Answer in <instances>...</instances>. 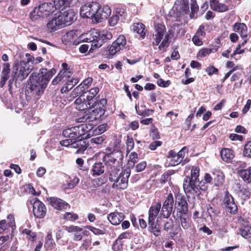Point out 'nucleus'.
Masks as SVG:
<instances>
[{
	"instance_id": "nucleus-41",
	"label": "nucleus",
	"mask_w": 251,
	"mask_h": 251,
	"mask_svg": "<svg viewBox=\"0 0 251 251\" xmlns=\"http://www.w3.org/2000/svg\"><path fill=\"white\" fill-rule=\"evenodd\" d=\"M10 227V224L8 223L6 220L0 221V234L3 233Z\"/></svg>"
},
{
	"instance_id": "nucleus-2",
	"label": "nucleus",
	"mask_w": 251,
	"mask_h": 251,
	"mask_svg": "<svg viewBox=\"0 0 251 251\" xmlns=\"http://www.w3.org/2000/svg\"><path fill=\"white\" fill-rule=\"evenodd\" d=\"M199 175V168L193 167L191 171V176H186L183 181V188L185 193H195L199 196L201 194L200 189L204 190L200 185L202 182L200 181Z\"/></svg>"
},
{
	"instance_id": "nucleus-6",
	"label": "nucleus",
	"mask_w": 251,
	"mask_h": 251,
	"mask_svg": "<svg viewBox=\"0 0 251 251\" xmlns=\"http://www.w3.org/2000/svg\"><path fill=\"white\" fill-rule=\"evenodd\" d=\"M131 170L130 168H126L123 170L118 176L110 174L109 179L111 182H114L112 185L113 188L121 189L126 188L128 184V178L130 176Z\"/></svg>"
},
{
	"instance_id": "nucleus-7",
	"label": "nucleus",
	"mask_w": 251,
	"mask_h": 251,
	"mask_svg": "<svg viewBox=\"0 0 251 251\" xmlns=\"http://www.w3.org/2000/svg\"><path fill=\"white\" fill-rule=\"evenodd\" d=\"M30 71L27 62L20 61L14 66L12 74L14 75V78H16V80L22 81L28 76Z\"/></svg>"
},
{
	"instance_id": "nucleus-50",
	"label": "nucleus",
	"mask_w": 251,
	"mask_h": 251,
	"mask_svg": "<svg viewBox=\"0 0 251 251\" xmlns=\"http://www.w3.org/2000/svg\"><path fill=\"white\" fill-rule=\"evenodd\" d=\"M124 243L116 240L113 245L112 249L114 251H123Z\"/></svg>"
},
{
	"instance_id": "nucleus-64",
	"label": "nucleus",
	"mask_w": 251,
	"mask_h": 251,
	"mask_svg": "<svg viewBox=\"0 0 251 251\" xmlns=\"http://www.w3.org/2000/svg\"><path fill=\"white\" fill-rule=\"evenodd\" d=\"M171 84L169 80L165 81L162 78L159 79L157 81V84L161 87H166Z\"/></svg>"
},
{
	"instance_id": "nucleus-20",
	"label": "nucleus",
	"mask_w": 251,
	"mask_h": 251,
	"mask_svg": "<svg viewBox=\"0 0 251 251\" xmlns=\"http://www.w3.org/2000/svg\"><path fill=\"white\" fill-rule=\"evenodd\" d=\"M233 30L238 33L242 38L248 37V30L246 25L244 23H236L233 26Z\"/></svg>"
},
{
	"instance_id": "nucleus-61",
	"label": "nucleus",
	"mask_w": 251,
	"mask_h": 251,
	"mask_svg": "<svg viewBox=\"0 0 251 251\" xmlns=\"http://www.w3.org/2000/svg\"><path fill=\"white\" fill-rule=\"evenodd\" d=\"M63 75L61 73H59L58 75L52 80V84L54 85H57L58 84L59 82H60L61 80H63V81H65L66 79H64L63 78Z\"/></svg>"
},
{
	"instance_id": "nucleus-25",
	"label": "nucleus",
	"mask_w": 251,
	"mask_h": 251,
	"mask_svg": "<svg viewBox=\"0 0 251 251\" xmlns=\"http://www.w3.org/2000/svg\"><path fill=\"white\" fill-rule=\"evenodd\" d=\"M51 205L56 209L61 210L65 209L68 206V203L63 200L55 197L50 198Z\"/></svg>"
},
{
	"instance_id": "nucleus-12",
	"label": "nucleus",
	"mask_w": 251,
	"mask_h": 251,
	"mask_svg": "<svg viewBox=\"0 0 251 251\" xmlns=\"http://www.w3.org/2000/svg\"><path fill=\"white\" fill-rule=\"evenodd\" d=\"M126 43V41L125 37L123 35H120L118 38L112 43L110 47L108 50L109 54L113 56L120 50H123Z\"/></svg>"
},
{
	"instance_id": "nucleus-15",
	"label": "nucleus",
	"mask_w": 251,
	"mask_h": 251,
	"mask_svg": "<svg viewBox=\"0 0 251 251\" xmlns=\"http://www.w3.org/2000/svg\"><path fill=\"white\" fill-rule=\"evenodd\" d=\"M47 213V209L45 204L39 201L35 200L33 203V213L34 216L37 218H44Z\"/></svg>"
},
{
	"instance_id": "nucleus-57",
	"label": "nucleus",
	"mask_w": 251,
	"mask_h": 251,
	"mask_svg": "<svg viewBox=\"0 0 251 251\" xmlns=\"http://www.w3.org/2000/svg\"><path fill=\"white\" fill-rule=\"evenodd\" d=\"M156 35L163 36L165 32V26L161 25H158L156 26Z\"/></svg>"
},
{
	"instance_id": "nucleus-52",
	"label": "nucleus",
	"mask_w": 251,
	"mask_h": 251,
	"mask_svg": "<svg viewBox=\"0 0 251 251\" xmlns=\"http://www.w3.org/2000/svg\"><path fill=\"white\" fill-rule=\"evenodd\" d=\"M130 238V234L129 232H126L120 234L117 240L124 243L126 240Z\"/></svg>"
},
{
	"instance_id": "nucleus-13",
	"label": "nucleus",
	"mask_w": 251,
	"mask_h": 251,
	"mask_svg": "<svg viewBox=\"0 0 251 251\" xmlns=\"http://www.w3.org/2000/svg\"><path fill=\"white\" fill-rule=\"evenodd\" d=\"M224 206L226 210L232 214H234L237 210V206L235 203L232 196L226 191L224 198Z\"/></svg>"
},
{
	"instance_id": "nucleus-48",
	"label": "nucleus",
	"mask_w": 251,
	"mask_h": 251,
	"mask_svg": "<svg viewBox=\"0 0 251 251\" xmlns=\"http://www.w3.org/2000/svg\"><path fill=\"white\" fill-rule=\"evenodd\" d=\"M174 221L172 219H169L166 221L164 225V230L168 231L173 229L174 227Z\"/></svg>"
},
{
	"instance_id": "nucleus-27",
	"label": "nucleus",
	"mask_w": 251,
	"mask_h": 251,
	"mask_svg": "<svg viewBox=\"0 0 251 251\" xmlns=\"http://www.w3.org/2000/svg\"><path fill=\"white\" fill-rule=\"evenodd\" d=\"M105 166L102 163L96 162L92 166L91 172L93 176H99L104 172Z\"/></svg>"
},
{
	"instance_id": "nucleus-63",
	"label": "nucleus",
	"mask_w": 251,
	"mask_h": 251,
	"mask_svg": "<svg viewBox=\"0 0 251 251\" xmlns=\"http://www.w3.org/2000/svg\"><path fill=\"white\" fill-rule=\"evenodd\" d=\"M204 26L203 25H200L197 32L195 34V35H197L198 37L200 36H204L205 34V33L204 31Z\"/></svg>"
},
{
	"instance_id": "nucleus-19",
	"label": "nucleus",
	"mask_w": 251,
	"mask_h": 251,
	"mask_svg": "<svg viewBox=\"0 0 251 251\" xmlns=\"http://www.w3.org/2000/svg\"><path fill=\"white\" fill-rule=\"evenodd\" d=\"M161 208V204L160 202L151 205L149 210L148 221H155L159 214Z\"/></svg>"
},
{
	"instance_id": "nucleus-18",
	"label": "nucleus",
	"mask_w": 251,
	"mask_h": 251,
	"mask_svg": "<svg viewBox=\"0 0 251 251\" xmlns=\"http://www.w3.org/2000/svg\"><path fill=\"white\" fill-rule=\"evenodd\" d=\"M220 0H210V6L211 9L218 12H225L228 10L227 5L220 2Z\"/></svg>"
},
{
	"instance_id": "nucleus-62",
	"label": "nucleus",
	"mask_w": 251,
	"mask_h": 251,
	"mask_svg": "<svg viewBox=\"0 0 251 251\" xmlns=\"http://www.w3.org/2000/svg\"><path fill=\"white\" fill-rule=\"evenodd\" d=\"M147 163L145 161H143L138 164L135 167V170L137 172L143 171L146 168Z\"/></svg>"
},
{
	"instance_id": "nucleus-1",
	"label": "nucleus",
	"mask_w": 251,
	"mask_h": 251,
	"mask_svg": "<svg viewBox=\"0 0 251 251\" xmlns=\"http://www.w3.org/2000/svg\"><path fill=\"white\" fill-rule=\"evenodd\" d=\"M56 73V70L51 69L47 72L46 68H42L39 73H32L29 78L28 86L25 91L26 100L33 99L38 100L46 88L48 82Z\"/></svg>"
},
{
	"instance_id": "nucleus-9",
	"label": "nucleus",
	"mask_w": 251,
	"mask_h": 251,
	"mask_svg": "<svg viewBox=\"0 0 251 251\" xmlns=\"http://www.w3.org/2000/svg\"><path fill=\"white\" fill-rule=\"evenodd\" d=\"M99 3L92 2L82 5L80 10V15L83 18H91L94 19V17L98 10Z\"/></svg>"
},
{
	"instance_id": "nucleus-26",
	"label": "nucleus",
	"mask_w": 251,
	"mask_h": 251,
	"mask_svg": "<svg viewBox=\"0 0 251 251\" xmlns=\"http://www.w3.org/2000/svg\"><path fill=\"white\" fill-rule=\"evenodd\" d=\"M220 155L222 159L226 163L230 162L234 157L233 151L227 148L222 149Z\"/></svg>"
},
{
	"instance_id": "nucleus-40",
	"label": "nucleus",
	"mask_w": 251,
	"mask_h": 251,
	"mask_svg": "<svg viewBox=\"0 0 251 251\" xmlns=\"http://www.w3.org/2000/svg\"><path fill=\"white\" fill-rule=\"evenodd\" d=\"M104 140L103 136H99L91 138L90 140L92 145H99L101 144Z\"/></svg>"
},
{
	"instance_id": "nucleus-28",
	"label": "nucleus",
	"mask_w": 251,
	"mask_h": 251,
	"mask_svg": "<svg viewBox=\"0 0 251 251\" xmlns=\"http://www.w3.org/2000/svg\"><path fill=\"white\" fill-rule=\"evenodd\" d=\"M88 146V143L84 140L80 138L74 143L73 148L77 149L76 151V153H82L86 150Z\"/></svg>"
},
{
	"instance_id": "nucleus-47",
	"label": "nucleus",
	"mask_w": 251,
	"mask_h": 251,
	"mask_svg": "<svg viewBox=\"0 0 251 251\" xmlns=\"http://www.w3.org/2000/svg\"><path fill=\"white\" fill-rule=\"evenodd\" d=\"M250 195V192L246 188H243L239 193V196L244 200L249 199Z\"/></svg>"
},
{
	"instance_id": "nucleus-29",
	"label": "nucleus",
	"mask_w": 251,
	"mask_h": 251,
	"mask_svg": "<svg viewBox=\"0 0 251 251\" xmlns=\"http://www.w3.org/2000/svg\"><path fill=\"white\" fill-rule=\"evenodd\" d=\"M178 200L177 209L178 215L187 214L188 204L186 199L181 197Z\"/></svg>"
},
{
	"instance_id": "nucleus-3",
	"label": "nucleus",
	"mask_w": 251,
	"mask_h": 251,
	"mask_svg": "<svg viewBox=\"0 0 251 251\" xmlns=\"http://www.w3.org/2000/svg\"><path fill=\"white\" fill-rule=\"evenodd\" d=\"M87 42H91L90 50L100 48L102 44L112 38V33L107 30L98 31L93 29L87 33Z\"/></svg>"
},
{
	"instance_id": "nucleus-44",
	"label": "nucleus",
	"mask_w": 251,
	"mask_h": 251,
	"mask_svg": "<svg viewBox=\"0 0 251 251\" xmlns=\"http://www.w3.org/2000/svg\"><path fill=\"white\" fill-rule=\"evenodd\" d=\"M180 10L184 12V14H187L189 11V0H182L181 1Z\"/></svg>"
},
{
	"instance_id": "nucleus-8",
	"label": "nucleus",
	"mask_w": 251,
	"mask_h": 251,
	"mask_svg": "<svg viewBox=\"0 0 251 251\" xmlns=\"http://www.w3.org/2000/svg\"><path fill=\"white\" fill-rule=\"evenodd\" d=\"M89 114H86L82 117L78 119V122H84L87 120L89 121H95L100 119L105 113V109L103 107H98L94 105L93 107L89 108Z\"/></svg>"
},
{
	"instance_id": "nucleus-10",
	"label": "nucleus",
	"mask_w": 251,
	"mask_h": 251,
	"mask_svg": "<svg viewBox=\"0 0 251 251\" xmlns=\"http://www.w3.org/2000/svg\"><path fill=\"white\" fill-rule=\"evenodd\" d=\"M58 16L63 26L70 25L76 20V14L71 9L61 11Z\"/></svg>"
},
{
	"instance_id": "nucleus-39",
	"label": "nucleus",
	"mask_w": 251,
	"mask_h": 251,
	"mask_svg": "<svg viewBox=\"0 0 251 251\" xmlns=\"http://www.w3.org/2000/svg\"><path fill=\"white\" fill-rule=\"evenodd\" d=\"M47 237L48 239L45 242L44 247L47 251H52L54 247V244L51 239V235L48 234Z\"/></svg>"
},
{
	"instance_id": "nucleus-23",
	"label": "nucleus",
	"mask_w": 251,
	"mask_h": 251,
	"mask_svg": "<svg viewBox=\"0 0 251 251\" xmlns=\"http://www.w3.org/2000/svg\"><path fill=\"white\" fill-rule=\"evenodd\" d=\"M65 229L68 232H74V240L75 241H80L82 238V234L85 233V231L82 232V228L77 226H66Z\"/></svg>"
},
{
	"instance_id": "nucleus-38",
	"label": "nucleus",
	"mask_w": 251,
	"mask_h": 251,
	"mask_svg": "<svg viewBox=\"0 0 251 251\" xmlns=\"http://www.w3.org/2000/svg\"><path fill=\"white\" fill-rule=\"evenodd\" d=\"M138 161V155L135 152H132L129 155L128 160V165L134 166L135 163Z\"/></svg>"
},
{
	"instance_id": "nucleus-24",
	"label": "nucleus",
	"mask_w": 251,
	"mask_h": 251,
	"mask_svg": "<svg viewBox=\"0 0 251 251\" xmlns=\"http://www.w3.org/2000/svg\"><path fill=\"white\" fill-rule=\"evenodd\" d=\"M99 89L98 87H95L90 89L88 92H85V94H87L86 96V99L92 107L98 101V97L97 96Z\"/></svg>"
},
{
	"instance_id": "nucleus-56",
	"label": "nucleus",
	"mask_w": 251,
	"mask_h": 251,
	"mask_svg": "<svg viewBox=\"0 0 251 251\" xmlns=\"http://www.w3.org/2000/svg\"><path fill=\"white\" fill-rule=\"evenodd\" d=\"M87 228L95 235L103 234L105 233L104 230L97 228L92 226H87Z\"/></svg>"
},
{
	"instance_id": "nucleus-46",
	"label": "nucleus",
	"mask_w": 251,
	"mask_h": 251,
	"mask_svg": "<svg viewBox=\"0 0 251 251\" xmlns=\"http://www.w3.org/2000/svg\"><path fill=\"white\" fill-rule=\"evenodd\" d=\"M199 7L197 4L196 0H192L191 3V13L190 15V17L193 18L194 16V14L197 12L198 10Z\"/></svg>"
},
{
	"instance_id": "nucleus-17",
	"label": "nucleus",
	"mask_w": 251,
	"mask_h": 251,
	"mask_svg": "<svg viewBox=\"0 0 251 251\" xmlns=\"http://www.w3.org/2000/svg\"><path fill=\"white\" fill-rule=\"evenodd\" d=\"M239 234L244 238L251 237V223L248 221H243L241 227L239 229Z\"/></svg>"
},
{
	"instance_id": "nucleus-11",
	"label": "nucleus",
	"mask_w": 251,
	"mask_h": 251,
	"mask_svg": "<svg viewBox=\"0 0 251 251\" xmlns=\"http://www.w3.org/2000/svg\"><path fill=\"white\" fill-rule=\"evenodd\" d=\"M174 199L173 195L169 194L164 202L160 213V216L164 218H168L173 210Z\"/></svg>"
},
{
	"instance_id": "nucleus-5",
	"label": "nucleus",
	"mask_w": 251,
	"mask_h": 251,
	"mask_svg": "<svg viewBox=\"0 0 251 251\" xmlns=\"http://www.w3.org/2000/svg\"><path fill=\"white\" fill-rule=\"evenodd\" d=\"M56 9L54 4L51 2H46L39 5L38 7L35 8L30 13V18L32 21L38 20L39 18H45L51 14L54 9Z\"/></svg>"
},
{
	"instance_id": "nucleus-49",
	"label": "nucleus",
	"mask_w": 251,
	"mask_h": 251,
	"mask_svg": "<svg viewBox=\"0 0 251 251\" xmlns=\"http://www.w3.org/2000/svg\"><path fill=\"white\" fill-rule=\"evenodd\" d=\"M243 154L247 157H251V141L248 142L244 147Z\"/></svg>"
},
{
	"instance_id": "nucleus-51",
	"label": "nucleus",
	"mask_w": 251,
	"mask_h": 251,
	"mask_svg": "<svg viewBox=\"0 0 251 251\" xmlns=\"http://www.w3.org/2000/svg\"><path fill=\"white\" fill-rule=\"evenodd\" d=\"M212 52V50L208 48H204L201 50L198 54V56L204 57L209 55Z\"/></svg>"
},
{
	"instance_id": "nucleus-4",
	"label": "nucleus",
	"mask_w": 251,
	"mask_h": 251,
	"mask_svg": "<svg viewBox=\"0 0 251 251\" xmlns=\"http://www.w3.org/2000/svg\"><path fill=\"white\" fill-rule=\"evenodd\" d=\"M92 128L91 124L83 123L64 130L62 134L65 137L70 138L73 142H75Z\"/></svg>"
},
{
	"instance_id": "nucleus-43",
	"label": "nucleus",
	"mask_w": 251,
	"mask_h": 251,
	"mask_svg": "<svg viewBox=\"0 0 251 251\" xmlns=\"http://www.w3.org/2000/svg\"><path fill=\"white\" fill-rule=\"evenodd\" d=\"M216 229L218 231V234L221 236H223L227 232L226 226L224 224V223L222 224L220 223L217 224Z\"/></svg>"
},
{
	"instance_id": "nucleus-37",
	"label": "nucleus",
	"mask_w": 251,
	"mask_h": 251,
	"mask_svg": "<svg viewBox=\"0 0 251 251\" xmlns=\"http://www.w3.org/2000/svg\"><path fill=\"white\" fill-rule=\"evenodd\" d=\"M10 72V65L9 63H4L3 66L2 71L1 77L4 79H8L9 78V74Z\"/></svg>"
},
{
	"instance_id": "nucleus-59",
	"label": "nucleus",
	"mask_w": 251,
	"mask_h": 251,
	"mask_svg": "<svg viewBox=\"0 0 251 251\" xmlns=\"http://www.w3.org/2000/svg\"><path fill=\"white\" fill-rule=\"evenodd\" d=\"M162 142L160 141H155L151 142L149 146V148L152 151H154L158 147L161 146Z\"/></svg>"
},
{
	"instance_id": "nucleus-32",
	"label": "nucleus",
	"mask_w": 251,
	"mask_h": 251,
	"mask_svg": "<svg viewBox=\"0 0 251 251\" xmlns=\"http://www.w3.org/2000/svg\"><path fill=\"white\" fill-rule=\"evenodd\" d=\"M158 220L156 222L155 221H148V224L149 227L151 228V231L155 236H158L160 233V225L157 224Z\"/></svg>"
},
{
	"instance_id": "nucleus-33",
	"label": "nucleus",
	"mask_w": 251,
	"mask_h": 251,
	"mask_svg": "<svg viewBox=\"0 0 251 251\" xmlns=\"http://www.w3.org/2000/svg\"><path fill=\"white\" fill-rule=\"evenodd\" d=\"M120 143L121 141H120L118 142V145L117 146V149L114 150L112 152L108 154L109 155L111 156V157H113V158L116 159L119 162H121L123 159L122 152L119 149L121 146Z\"/></svg>"
},
{
	"instance_id": "nucleus-14",
	"label": "nucleus",
	"mask_w": 251,
	"mask_h": 251,
	"mask_svg": "<svg viewBox=\"0 0 251 251\" xmlns=\"http://www.w3.org/2000/svg\"><path fill=\"white\" fill-rule=\"evenodd\" d=\"M96 11L94 19L96 23L101 22L102 20L106 19L111 13V10L108 6L104 5L101 7L99 4L98 9Z\"/></svg>"
},
{
	"instance_id": "nucleus-30",
	"label": "nucleus",
	"mask_w": 251,
	"mask_h": 251,
	"mask_svg": "<svg viewBox=\"0 0 251 251\" xmlns=\"http://www.w3.org/2000/svg\"><path fill=\"white\" fill-rule=\"evenodd\" d=\"M238 174L244 182L247 183L251 182V167L247 169L239 170Z\"/></svg>"
},
{
	"instance_id": "nucleus-34",
	"label": "nucleus",
	"mask_w": 251,
	"mask_h": 251,
	"mask_svg": "<svg viewBox=\"0 0 251 251\" xmlns=\"http://www.w3.org/2000/svg\"><path fill=\"white\" fill-rule=\"evenodd\" d=\"M177 216L180 218L181 226L185 229L189 228L191 225V222L187 214H180Z\"/></svg>"
},
{
	"instance_id": "nucleus-60",
	"label": "nucleus",
	"mask_w": 251,
	"mask_h": 251,
	"mask_svg": "<svg viewBox=\"0 0 251 251\" xmlns=\"http://www.w3.org/2000/svg\"><path fill=\"white\" fill-rule=\"evenodd\" d=\"M205 71L207 72L209 75H211L213 74H217L218 73V70L215 68L213 66H211L207 67L205 69Z\"/></svg>"
},
{
	"instance_id": "nucleus-36",
	"label": "nucleus",
	"mask_w": 251,
	"mask_h": 251,
	"mask_svg": "<svg viewBox=\"0 0 251 251\" xmlns=\"http://www.w3.org/2000/svg\"><path fill=\"white\" fill-rule=\"evenodd\" d=\"M103 160L106 162L105 164L107 166H111L114 167L115 166H118L119 164V162L116 159L113 158V157L109 155L106 154L103 158Z\"/></svg>"
},
{
	"instance_id": "nucleus-55",
	"label": "nucleus",
	"mask_w": 251,
	"mask_h": 251,
	"mask_svg": "<svg viewBox=\"0 0 251 251\" xmlns=\"http://www.w3.org/2000/svg\"><path fill=\"white\" fill-rule=\"evenodd\" d=\"M92 81L93 79L91 77H88L87 79L84 80L79 85L82 86V89H84L85 90L86 89L88 88L90 85H91Z\"/></svg>"
},
{
	"instance_id": "nucleus-42",
	"label": "nucleus",
	"mask_w": 251,
	"mask_h": 251,
	"mask_svg": "<svg viewBox=\"0 0 251 251\" xmlns=\"http://www.w3.org/2000/svg\"><path fill=\"white\" fill-rule=\"evenodd\" d=\"M207 210L208 215L211 218L215 217L220 213V211L218 209L210 205L207 207Z\"/></svg>"
},
{
	"instance_id": "nucleus-31",
	"label": "nucleus",
	"mask_w": 251,
	"mask_h": 251,
	"mask_svg": "<svg viewBox=\"0 0 251 251\" xmlns=\"http://www.w3.org/2000/svg\"><path fill=\"white\" fill-rule=\"evenodd\" d=\"M167 157L170 158V164L173 166L179 164L182 161L181 159L176 154V153L173 150L169 152Z\"/></svg>"
},
{
	"instance_id": "nucleus-53",
	"label": "nucleus",
	"mask_w": 251,
	"mask_h": 251,
	"mask_svg": "<svg viewBox=\"0 0 251 251\" xmlns=\"http://www.w3.org/2000/svg\"><path fill=\"white\" fill-rule=\"evenodd\" d=\"M78 218V215L71 212H67L64 215V219L68 220L75 221Z\"/></svg>"
},
{
	"instance_id": "nucleus-54",
	"label": "nucleus",
	"mask_w": 251,
	"mask_h": 251,
	"mask_svg": "<svg viewBox=\"0 0 251 251\" xmlns=\"http://www.w3.org/2000/svg\"><path fill=\"white\" fill-rule=\"evenodd\" d=\"M169 45V35H167L165 36L164 39L163 40L162 42L159 45V49L160 50H162L164 49L165 48L168 47Z\"/></svg>"
},
{
	"instance_id": "nucleus-22",
	"label": "nucleus",
	"mask_w": 251,
	"mask_h": 251,
	"mask_svg": "<svg viewBox=\"0 0 251 251\" xmlns=\"http://www.w3.org/2000/svg\"><path fill=\"white\" fill-rule=\"evenodd\" d=\"M64 26L59 16L53 17L47 25V28L50 31L56 30Z\"/></svg>"
},
{
	"instance_id": "nucleus-35",
	"label": "nucleus",
	"mask_w": 251,
	"mask_h": 251,
	"mask_svg": "<svg viewBox=\"0 0 251 251\" xmlns=\"http://www.w3.org/2000/svg\"><path fill=\"white\" fill-rule=\"evenodd\" d=\"M133 30L139 34L141 37L144 38L145 36V25L142 23H134L133 25Z\"/></svg>"
},
{
	"instance_id": "nucleus-16",
	"label": "nucleus",
	"mask_w": 251,
	"mask_h": 251,
	"mask_svg": "<svg viewBox=\"0 0 251 251\" xmlns=\"http://www.w3.org/2000/svg\"><path fill=\"white\" fill-rule=\"evenodd\" d=\"M85 95H81L77 98L74 102L75 105V108L78 110L84 111L92 107L89 103L87 100H85Z\"/></svg>"
},
{
	"instance_id": "nucleus-58",
	"label": "nucleus",
	"mask_w": 251,
	"mask_h": 251,
	"mask_svg": "<svg viewBox=\"0 0 251 251\" xmlns=\"http://www.w3.org/2000/svg\"><path fill=\"white\" fill-rule=\"evenodd\" d=\"M119 20V15L117 14H115L112 15V17L110 18L109 20V23L111 26H114L117 24Z\"/></svg>"
},
{
	"instance_id": "nucleus-45",
	"label": "nucleus",
	"mask_w": 251,
	"mask_h": 251,
	"mask_svg": "<svg viewBox=\"0 0 251 251\" xmlns=\"http://www.w3.org/2000/svg\"><path fill=\"white\" fill-rule=\"evenodd\" d=\"M81 93H86L84 92V89H82V87L79 85L72 92L71 96L73 98H75L78 96V95L80 94Z\"/></svg>"
},
{
	"instance_id": "nucleus-21",
	"label": "nucleus",
	"mask_w": 251,
	"mask_h": 251,
	"mask_svg": "<svg viewBox=\"0 0 251 251\" xmlns=\"http://www.w3.org/2000/svg\"><path fill=\"white\" fill-rule=\"evenodd\" d=\"M124 215L121 212H113L107 216L108 221L114 225L120 224L124 219Z\"/></svg>"
}]
</instances>
